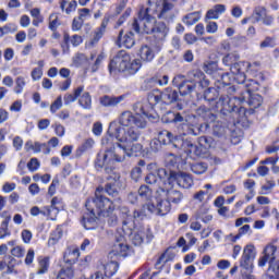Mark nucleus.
I'll use <instances>...</instances> for the list:
<instances>
[{"label": "nucleus", "mask_w": 279, "mask_h": 279, "mask_svg": "<svg viewBox=\"0 0 279 279\" xmlns=\"http://www.w3.org/2000/svg\"><path fill=\"white\" fill-rule=\"evenodd\" d=\"M101 145L105 150H100L95 159V169L100 173H112L114 171V162H124L125 158L138 156L143 151L141 144H119L112 142V137H102Z\"/></svg>", "instance_id": "f257e3e1"}, {"label": "nucleus", "mask_w": 279, "mask_h": 279, "mask_svg": "<svg viewBox=\"0 0 279 279\" xmlns=\"http://www.w3.org/2000/svg\"><path fill=\"white\" fill-rule=\"evenodd\" d=\"M141 25L144 34H151L157 40V45H162L165 38L169 34V27L163 22H157L156 17L151 15V9H141L138 12V17L134 20L132 24V29L136 34H141Z\"/></svg>", "instance_id": "f03ea898"}, {"label": "nucleus", "mask_w": 279, "mask_h": 279, "mask_svg": "<svg viewBox=\"0 0 279 279\" xmlns=\"http://www.w3.org/2000/svg\"><path fill=\"white\" fill-rule=\"evenodd\" d=\"M141 60L134 59L128 51L120 50L117 54L110 60L108 65V71L110 75H117L118 73H126V75H136L141 71Z\"/></svg>", "instance_id": "7ed1b4c3"}, {"label": "nucleus", "mask_w": 279, "mask_h": 279, "mask_svg": "<svg viewBox=\"0 0 279 279\" xmlns=\"http://www.w3.org/2000/svg\"><path fill=\"white\" fill-rule=\"evenodd\" d=\"M133 110L135 114L132 113V111H123L120 114V125L123 128H132V125H135V128L145 130V128H147V119H154V116L145 110V106L141 101L133 105Z\"/></svg>", "instance_id": "20e7f679"}, {"label": "nucleus", "mask_w": 279, "mask_h": 279, "mask_svg": "<svg viewBox=\"0 0 279 279\" xmlns=\"http://www.w3.org/2000/svg\"><path fill=\"white\" fill-rule=\"evenodd\" d=\"M104 138H111V143H114L116 138L119 143L132 145V143H136L141 138V131L134 128L124 129L111 122L107 135Z\"/></svg>", "instance_id": "39448f33"}, {"label": "nucleus", "mask_w": 279, "mask_h": 279, "mask_svg": "<svg viewBox=\"0 0 279 279\" xmlns=\"http://www.w3.org/2000/svg\"><path fill=\"white\" fill-rule=\"evenodd\" d=\"M85 207L88 213H96L98 217H108L114 210V202L96 190L95 197L88 198Z\"/></svg>", "instance_id": "423d86ee"}, {"label": "nucleus", "mask_w": 279, "mask_h": 279, "mask_svg": "<svg viewBox=\"0 0 279 279\" xmlns=\"http://www.w3.org/2000/svg\"><path fill=\"white\" fill-rule=\"evenodd\" d=\"M157 177L170 186H173V182H177L182 189H191L193 186V178L186 172H175L173 170L159 168L157 169Z\"/></svg>", "instance_id": "0eeeda50"}, {"label": "nucleus", "mask_w": 279, "mask_h": 279, "mask_svg": "<svg viewBox=\"0 0 279 279\" xmlns=\"http://www.w3.org/2000/svg\"><path fill=\"white\" fill-rule=\"evenodd\" d=\"M148 104H150V106H157V104L171 106L172 104H177V110H184V105L180 102V95L178 94V90L172 87H167L159 94H149Z\"/></svg>", "instance_id": "6e6552de"}, {"label": "nucleus", "mask_w": 279, "mask_h": 279, "mask_svg": "<svg viewBox=\"0 0 279 279\" xmlns=\"http://www.w3.org/2000/svg\"><path fill=\"white\" fill-rule=\"evenodd\" d=\"M239 104H241L239 96L230 97L221 95L216 101V108L219 110L221 117H228L232 112H238L239 117H245L247 110L245 107H239Z\"/></svg>", "instance_id": "1a4fd4ad"}, {"label": "nucleus", "mask_w": 279, "mask_h": 279, "mask_svg": "<svg viewBox=\"0 0 279 279\" xmlns=\"http://www.w3.org/2000/svg\"><path fill=\"white\" fill-rule=\"evenodd\" d=\"M278 256V246L274 244H268L264 248V256L258 260L259 267H265L268 263V275L270 278H278L279 276V259Z\"/></svg>", "instance_id": "9d476101"}, {"label": "nucleus", "mask_w": 279, "mask_h": 279, "mask_svg": "<svg viewBox=\"0 0 279 279\" xmlns=\"http://www.w3.org/2000/svg\"><path fill=\"white\" fill-rule=\"evenodd\" d=\"M239 52H231L222 58V63L230 66V71L235 82H244L245 80V62L240 61Z\"/></svg>", "instance_id": "9b49d317"}, {"label": "nucleus", "mask_w": 279, "mask_h": 279, "mask_svg": "<svg viewBox=\"0 0 279 279\" xmlns=\"http://www.w3.org/2000/svg\"><path fill=\"white\" fill-rule=\"evenodd\" d=\"M107 180H113L112 182H108L105 184V186H98L96 189L97 193H107L110 197H114L113 202H117L118 204H121V197L119 196V189L117 187V183L119 180H121V175L118 173H106Z\"/></svg>", "instance_id": "f8f14e48"}, {"label": "nucleus", "mask_w": 279, "mask_h": 279, "mask_svg": "<svg viewBox=\"0 0 279 279\" xmlns=\"http://www.w3.org/2000/svg\"><path fill=\"white\" fill-rule=\"evenodd\" d=\"M124 236H130L131 242L136 247L143 245V243H151L154 241V233L151 232V229L142 227L137 229L136 231L131 230V234H124Z\"/></svg>", "instance_id": "ddd939ff"}, {"label": "nucleus", "mask_w": 279, "mask_h": 279, "mask_svg": "<svg viewBox=\"0 0 279 279\" xmlns=\"http://www.w3.org/2000/svg\"><path fill=\"white\" fill-rule=\"evenodd\" d=\"M256 258V247L254 244H247L244 250L243 254L240 258V267L245 269L251 274L252 269H254V259Z\"/></svg>", "instance_id": "4468645a"}, {"label": "nucleus", "mask_w": 279, "mask_h": 279, "mask_svg": "<svg viewBox=\"0 0 279 279\" xmlns=\"http://www.w3.org/2000/svg\"><path fill=\"white\" fill-rule=\"evenodd\" d=\"M158 140L161 145H171L174 149H183L184 148V140L180 136L173 135V133L169 131H162L159 133Z\"/></svg>", "instance_id": "2eb2a0df"}, {"label": "nucleus", "mask_w": 279, "mask_h": 279, "mask_svg": "<svg viewBox=\"0 0 279 279\" xmlns=\"http://www.w3.org/2000/svg\"><path fill=\"white\" fill-rule=\"evenodd\" d=\"M155 201L156 205L154 204L155 210H153V215H159L160 217H165V215H169V213H171V204L165 196L158 193V190L155 194Z\"/></svg>", "instance_id": "dca6fc26"}, {"label": "nucleus", "mask_w": 279, "mask_h": 279, "mask_svg": "<svg viewBox=\"0 0 279 279\" xmlns=\"http://www.w3.org/2000/svg\"><path fill=\"white\" fill-rule=\"evenodd\" d=\"M239 101L241 104H247L250 108L256 109L263 106V96L250 92H241L239 95Z\"/></svg>", "instance_id": "f3484780"}, {"label": "nucleus", "mask_w": 279, "mask_h": 279, "mask_svg": "<svg viewBox=\"0 0 279 279\" xmlns=\"http://www.w3.org/2000/svg\"><path fill=\"white\" fill-rule=\"evenodd\" d=\"M122 215V232L123 234H132V230H136V222L134 221L133 214L130 211V208L122 207L120 209Z\"/></svg>", "instance_id": "a211bd4d"}, {"label": "nucleus", "mask_w": 279, "mask_h": 279, "mask_svg": "<svg viewBox=\"0 0 279 279\" xmlns=\"http://www.w3.org/2000/svg\"><path fill=\"white\" fill-rule=\"evenodd\" d=\"M158 194L161 195V197H165L169 204H180L182 199H184V194L182 192L170 187V189H165V187H159L158 189Z\"/></svg>", "instance_id": "6ab92c4d"}, {"label": "nucleus", "mask_w": 279, "mask_h": 279, "mask_svg": "<svg viewBox=\"0 0 279 279\" xmlns=\"http://www.w3.org/2000/svg\"><path fill=\"white\" fill-rule=\"evenodd\" d=\"M160 49H162V44H157L155 47L147 45L142 46L140 49V58L143 62H151Z\"/></svg>", "instance_id": "aec40b11"}, {"label": "nucleus", "mask_w": 279, "mask_h": 279, "mask_svg": "<svg viewBox=\"0 0 279 279\" xmlns=\"http://www.w3.org/2000/svg\"><path fill=\"white\" fill-rule=\"evenodd\" d=\"M118 47H125V49H132L136 45V39H134V33L132 31L123 35V29L119 32L117 39Z\"/></svg>", "instance_id": "412c9836"}, {"label": "nucleus", "mask_w": 279, "mask_h": 279, "mask_svg": "<svg viewBox=\"0 0 279 279\" xmlns=\"http://www.w3.org/2000/svg\"><path fill=\"white\" fill-rule=\"evenodd\" d=\"M129 250L130 246L125 242V235H119L116 236V243L110 254H113V256H128Z\"/></svg>", "instance_id": "4be33fe9"}, {"label": "nucleus", "mask_w": 279, "mask_h": 279, "mask_svg": "<svg viewBox=\"0 0 279 279\" xmlns=\"http://www.w3.org/2000/svg\"><path fill=\"white\" fill-rule=\"evenodd\" d=\"M81 223L85 230H97V228H99V218L97 217V213L89 211L88 214H85Z\"/></svg>", "instance_id": "5701e85b"}, {"label": "nucleus", "mask_w": 279, "mask_h": 279, "mask_svg": "<svg viewBox=\"0 0 279 279\" xmlns=\"http://www.w3.org/2000/svg\"><path fill=\"white\" fill-rule=\"evenodd\" d=\"M154 203H145L142 208L133 211V221H143L148 215H154Z\"/></svg>", "instance_id": "b1692460"}, {"label": "nucleus", "mask_w": 279, "mask_h": 279, "mask_svg": "<svg viewBox=\"0 0 279 279\" xmlns=\"http://www.w3.org/2000/svg\"><path fill=\"white\" fill-rule=\"evenodd\" d=\"M162 121L165 123H174L175 125H186V118L181 112L168 111L163 116Z\"/></svg>", "instance_id": "393cba45"}, {"label": "nucleus", "mask_w": 279, "mask_h": 279, "mask_svg": "<svg viewBox=\"0 0 279 279\" xmlns=\"http://www.w3.org/2000/svg\"><path fill=\"white\" fill-rule=\"evenodd\" d=\"M195 112L196 117H199L203 121H207L209 123L217 121V114L213 112V109L205 105L199 106Z\"/></svg>", "instance_id": "a878e982"}, {"label": "nucleus", "mask_w": 279, "mask_h": 279, "mask_svg": "<svg viewBox=\"0 0 279 279\" xmlns=\"http://www.w3.org/2000/svg\"><path fill=\"white\" fill-rule=\"evenodd\" d=\"M187 134L199 136V134H210V123L208 121L187 126Z\"/></svg>", "instance_id": "bb28decb"}, {"label": "nucleus", "mask_w": 279, "mask_h": 279, "mask_svg": "<svg viewBox=\"0 0 279 279\" xmlns=\"http://www.w3.org/2000/svg\"><path fill=\"white\" fill-rule=\"evenodd\" d=\"M123 99H125V96H123V95L113 96V97L105 95L100 98V104L105 108H114V106H119V104H121V101H123Z\"/></svg>", "instance_id": "cd10ccee"}, {"label": "nucleus", "mask_w": 279, "mask_h": 279, "mask_svg": "<svg viewBox=\"0 0 279 279\" xmlns=\"http://www.w3.org/2000/svg\"><path fill=\"white\" fill-rule=\"evenodd\" d=\"M77 258H80V248L68 250L63 255V260L65 263V267H71L73 269V265L77 263Z\"/></svg>", "instance_id": "c85d7f7f"}, {"label": "nucleus", "mask_w": 279, "mask_h": 279, "mask_svg": "<svg viewBox=\"0 0 279 279\" xmlns=\"http://www.w3.org/2000/svg\"><path fill=\"white\" fill-rule=\"evenodd\" d=\"M23 262L14 258L12 255H7L4 256V264L7 267V276H10V274H19V270L14 269L17 265H21Z\"/></svg>", "instance_id": "c756f323"}, {"label": "nucleus", "mask_w": 279, "mask_h": 279, "mask_svg": "<svg viewBox=\"0 0 279 279\" xmlns=\"http://www.w3.org/2000/svg\"><path fill=\"white\" fill-rule=\"evenodd\" d=\"M190 75L194 76V82L201 86V88H208L210 86V81L206 78V74L201 70H193Z\"/></svg>", "instance_id": "7c9ffc66"}, {"label": "nucleus", "mask_w": 279, "mask_h": 279, "mask_svg": "<svg viewBox=\"0 0 279 279\" xmlns=\"http://www.w3.org/2000/svg\"><path fill=\"white\" fill-rule=\"evenodd\" d=\"M189 148L190 154H194V156H198V158H202L206 151H208L206 148L202 147L199 144L195 145L189 141H184L183 149Z\"/></svg>", "instance_id": "2f4dec72"}, {"label": "nucleus", "mask_w": 279, "mask_h": 279, "mask_svg": "<svg viewBox=\"0 0 279 279\" xmlns=\"http://www.w3.org/2000/svg\"><path fill=\"white\" fill-rule=\"evenodd\" d=\"M196 85L192 81H185L182 82L181 85H179L178 90L181 95V97H186L187 95H191L193 90H195Z\"/></svg>", "instance_id": "473e14b6"}, {"label": "nucleus", "mask_w": 279, "mask_h": 279, "mask_svg": "<svg viewBox=\"0 0 279 279\" xmlns=\"http://www.w3.org/2000/svg\"><path fill=\"white\" fill-rule=\"evenodd\" d=\"M84 93V86H78L74 89V94H65L63 97L64 106H69L74 101H77V97Z\"/></svg>", "instance_id": "72a5a7b5"}, {"label": "nucleus", "mask_w": 279, "mask_h": 279, "mask_svg": "<svg viewBox=\"0 0 279 279\" xmlns=\"http://www.w3.org/2000/svg\"><path fill=\"white\" fill-rule=\"evenodd\" d=\"M10 221H12V217L5 216L3 221L1 222L0 239H5V236H10L12 234L10 228H8L10 226Z\"/></svg>", "instance_id": "f704fd0d"}, {"label": "nucleus", "mask_w": 279, "mask_h": 279, "mask_svg": "<svg viewBox=\"0 0 279 279\" xmlns=\"http://www.w3.org/2000/svg\"><path fill=\"white\" fill-rule=\"evenodd\" d=\"M238 84H242L245 88L242 93H254V90L258 89V82L255 80H246L244 74V82H236Z\"/></svg>", "instance_id": "c9c22d12"}, {"label": "nucleus", "mask_w": 279, "mask_h": 279, "mask_svg": "<svg viewBox=\"0 0 279 279\" xmlns=\"http://www.w3.org/2000/svg\"><path fill=\"white\" fill-rule=\"evenodd\" d=\"M213 135L217 136V138H221V136H226V125L219 120L214 121L213 125Z\"/></svg>", "instance_id": "e433bc0d"}, {"label": "nucleus", "mask_w": 279, "mask_h": 279, "mask_svg": "<svg viewBox=\"0 0 279 279\" xmlns=\"http://www.w3.org/2000/svg\"><path fill=\"white\" fill-rule=\"evenodd\" d=\"M78 105L84 108V110H90V108H93V98L88 92L81 96L78 99Z\"/></svg>", "instance_id": "4c0bfd02"}, {"label": "nucleus", "mask_w": 279, "mask_h": 279, "mask_svg": "<svg viewBox=\"0 0 279 279\" xmlns=\"http://www.w3.org/2000/svg\"><path fill=\"white\" fill-rule=\"evenodd\" d=\"M119 271V263L111 262L105 265V277L110 279Z\"/></svg>", "instance_id": "58836bf2"}, {"label": "nucleus", "mask_w": 279, "mask_h": 279, "mask_svg": "<svg viewBox=\"0 0 279 279\" xmlns=\"http://www.w3.org/2000/svg\"><path fill=\"white\" fill-rule=\"evenodd\" d=\"M138 196L147 202V204H151V189L147 185H141L138 189Z\"/></svg>", "instance_id": "ea45409f"}, {"label": "nucleus", "mask_w": 279, "mask_h": 279, "mask_svg": "<svg viewBox=\"0 0 279 279\" xmlns=\"http://www.w3.org/2000/svg\"><path fill=\"white\" fill-rule=\"evenodd\" d=\"M217 97H219V92L215 87H208L204 92V99L205 101H208V104H213V101H216Z\"/></svg>", "instance_id": "a19ab883"}, {"label": "nucleus", "mask_w": 279, "mask_h": 279, "mask_svg": "<svg viewBox=\"0 0 279 279\" xmlns=\"http://www.w3.org/2000/svg\"><path fill=\"white\" fill-rule=\"evenodd\" d=\"M171 10H173V4L165 0L162 3V9L158 15V19H165L167 21V19L171 16Z\"/></svg>", "instance_id": "79ce46f5"}, {"label": "nucleus", "mask_w": 279, "mask_h": 279, "mask_svg": "<svg viewBox=\"0 0 279 279\" xmlns=\"http://www.w3.org/2000/svg\"><path fill=\"white\" fill-rule=\"evenodd\" d=\"M191 171H193L196 175H202L208 171V163L206 162H196L191 165Z\"/></svg>", "instance_id": "37998d69"}, {"label": "nucleus", "mask_w": 279, "mask_h": 279, "mask_svg": "<svg viewBox=\"0 0 279 279\" xmlns=\"http://www.w3.org/2000/svg\"><path fill=\"white\" fill-rule=\"evenodd\" d=\"M201 16H199V12H192L186 14L183 17V23L185 25H187L189 27H191V25H195V23H197L199 21Z\"/></svg>", "instance_id": "c03bdc74"}, {"label": "nucleus", "mask_w": 279, "mask_h": 279, "mask_svg": "<svg viewBox=\"0 0 279 279\" xmlns=\"http://www.w3.org/2000/svg\"><path fill=\"white\" fill-rule=\"evenodd\" d=\"M267 9H265V7H256L253 11L252 17L254 19L255 23H260V21L265 19Z\"/></svg>", "instance_id": "a18cd8bd"}, {"label": "nucleus", "mask_w": 279, "mask_h": 279, "mask_svg": "<svg viewBox=\"0 0 279 279\" xmlns=\"http://www.w3.org/2000/svg\"><path fill=\"white\" fill-rule=\"evenodd\" d=\"M47 271H49V257L39 258L37 275L43 276V274H47Z\"/></svg>", "instance_id": "49530a36"}, {"label": "nucleus", "mask_w": 279, "mask_h": 279, "mask_svg": "<svg viewBox=\"0 0 279 279\" xmlns=\"http://www.w3.org/2000/svg\"><path fill=\"white\" fill-rule=\"evenodd\" d=\"M62 228L58 227L54 231L51 232L50 238L48 240V245H56L60 239H62Z\"/></svg>", "instance_id": "de8ad7c7"}, {"label": "nucleus", "mask_w": 279, "mask_h": 279, "mask_svg": "<svg viewBox=\"0 0 279 279\" xmlns=\"http://www.w3.org/2000/svg\"><path fill=\"white\" fill-rule=\"evenodd\" d=\"M19 31V26L16 24H7L3 27H0V38H3V36L8 34H14V32Z\"/></svg>", "instance_id": "09e8293b"}, {"label": "nucleus", "mask_w": 279, "mask_h": 279, "mask_svg": "<svg viewBox=\"0 0 279 279\" xmlns=\"http://www.w3.org/2000/svg\"><path fill=\"white\" fill-rule=\"evenodd\" d=\"M153 84H158V86H167L169 84V75H155L150 78Z\"/></svg>", "instance_id": "8fccbe9b"}, {"label": "nucleus", "mask_w": 279, "mask_h": 279, "mask_svg": "<svg viewBox=\"0 0 279 279\" xmlns=\"http://www.w3.org/2000/svg\"><path fill=\"white\" fill-rule=\"evenodd\" d=\"M197 143L201 147H203V149L208 150L213 147L214 140H213V137H208V136L204 135V136L198 137Z\"/></svg>", "instance_id": "3c124183"}, {"label": "nucleus", "mask_w": 279, "mask_h": 279, "mask_svg": "<svg viewBox=\"0 0 279 279\" xmlns=\"http://www.w3.org/2000/svg\"><path fill=\"white\" fill-rule=\"evenodd\" d=\"M105 34L106 33H104V31L96 28L94 31V35H93L92 39L88 43L89 47H95V45H97V43H99L100 38H104Z\"/></svg>", "instance_id": "603ef678"}, {"label": "nucleus", "mask_w": 279, "mask_h": 279, "mask_svg": "<svg viewBox=\"0 0 279 279\" xmlns=\"http://www.w3.org/2000/svg\"><path fill=\"white\" fill-rule=\"evenodd\" d=\"M70 43H71V35H69V33H64L63 40L61 41V49L63 53H69V51H71Z\"/></svg>", "instance_id": "864d4df0"}, {"label": "nucleus", "mask_w": 279, "mask_h": 279, "mask_svg": "<svg viewBox=\"0 0 279 279\" xmlns=\"http://www.w3.org/2000/svg\"><path fill=\"white\" fill-rule=\"evenodd\" d=\"M25 77L23 76H19L15 80V87H14V93L16 95H21V93H23V88H25Z\"/></svg>", "instance_id": "5fc2aeb1"}, {"label": "nucleus", "mask_w": 279, "mask_h": 279, "mask_svg": "<svg viewBox=\"0 0 279 279\" xmlns=\"http://www.w3.org/2000/svg\"><path fill=\"white\" fill-rule=\"evenodd\" d=\"M93 145H95V140L87 138L78 148L77 151L80 154H84V151H88V149H93Z\"/></svg>", "instance_id": "6e6d98bb"}, {"label": "nucleus", "mask_w": 279, "mask_h": 279, "mask_svg": "<svg viewBox=\"0 0 279 279\" xmlns=\"http://www.w3.org/2000/svg\"><path fill=\"white\" fill-rule=\"evenodd\" d=\"M276 186L275 181H267L266 184L262 186V191L259 192V195H269L271 193V190Z\"/></svg>", "instance_id": "4d7b16f0"}, {"label": "nucleus", "mask_w": 279, "mask_h": 279, "mask_svg": "<svg viewBox=\"0 0 279 279\" xmlns=\"http://www.w3.org/2000/svg\"><path fill=\"white\" fill-rule=\"evenodd\" d=\"M60 108H62V96H58L57 99L51 104L50 112L56 114Z\"/></svg>", "instance_id": "13d9d810"}, {"label": "nucleus", "mask_w": 279, "mask_h": 279, "mask_svg": "<svg viewBox=\"0 0 279 279\" xmlns=\"http://www.w3.org/2000/svg\"><path fill=\"white\" fill-rule=\"evenodd\" d=\"M149 145H150V151H153L154 154H158V151L162 149V143L160 142L159 138L151 140Z\"/></svg>", "instance_id": "bf43d9fd"}, {"label": "nucleus", "mask_w": 279, "mask_h": 279, "mask_svg": "<svg viewBox=\"0 0 279 279\" xmlns=\"http://www.w3.org/2000/svg\"><path fill=\"white\" fill-rule=\"evenodd\" d=\"M222 94L226 97H232V95H234V93H236V87L234 85H225L221 88Z\"/></svg>", "instance_id": "052dcab7"}, {"label": "nucleus", "mask_w": 279, "mask_h": 279, "mask_svg": "<svg viewBox=\"0 0 279 279\" xmlns=\"http://www.w3.org/2000/svg\"><path fill=\"white\" fill-rule=\"evenodd\" d=\"M131 178L134 182H138L143 178V169L141 167H135L131 171Z\"/></svg>", "instance_id": "680f3d73"}, {"label": "nucleus", "mask_w": 279, "mask_h": 279, "mask_svg": "<svg viewBox=\"0 0 279 279\" xmlns=\"http://www.w3.org/2000/svg\"><path fill=\"white\" fill-rule=\"evenodd\" d=\"M27 169L32 172L38 171L40 169V161L37 158H32L27 163Z\"/></svg>", "instance_id": "e2e57ef3"}, {"label": "nucleus", "mask_w": 279, "mask_h": 279, "mask_svg": "<svg viewBox=\"0 0 279 279\" xmlns=\"http://www.w3.org/2000/svg\"><path fill=\"white\" fill-rule=\"evenodd\" d=\"M165 162L167 167H174L178 162V157H175L173 154L169 153L165 157Z\"/></svg>", "instance_id": "0e129e2a"}, {"label": "nucleus", "mask_w": 279, "mask_h": 279, "mask_svg": "<svg viewBox=\"0 0 279 279\" xmlns=\"http://www.w3.org/2000/svg\"><path fill=\"white\" fill-rule=\"evenodd\" d=\"M11 254L15 258H23L25 256V248L22 246H15L11 250Z\"/></svg>", "instance_id": "69168bd1"}, {"label": "nucleus", "mask_w": 279, "mask_h": 279, "mask_svg": "<svg viewBox=\"0 0 279 279\" xmlns=\"http://www.w3.org/2000/svg\"><path fill=\"white\" fill-rule=\"evenodd\" d=\"M203 71H205V73H207L208 75H213V73H215V71H217V62H209L207 64L204 65Z\"/></svg>", "instance_id": "338daca9"}, {"label": "nucleus", "mask_w": 279, "mask_h": 279, "mask_svg": "<svg viewBox=\"0 0 279 279\" xmlns=\"http://www.w3.org/2000/svg\"><path fill=\"white\" fill-rule=\"evenodd\" d=\"M83 25H84V20H81L80 17H74L72 22V32H80Z\"/></svg>", "instance_id": "774afa93"}]
</instances>
